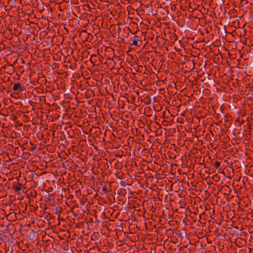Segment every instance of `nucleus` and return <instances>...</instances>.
<instances>
[{
  "label": "nucleus",
  "mask_w": 253,
  "mask_h": 253,
  "mask_svg": "<svg viewBox=\"0 0 253 253\" xmlns=\"http://www.w3.org/2000/svg\"><path fill=\"white\" fill-rule=\"evenodd\" d=\"M249 252L251 253V249L249 248Z\"/></svg>",
  "instance_id": "nucleus-25"
},
{
  "label": "nucleus",
  "mask_w": 253,
  "mask_h": 253,
  "mask_svg": "<svg viewBox=\"0 0 253 253\" xmlns=\"http://www.w3.org/2000/svg\"><path fill=\"white\" fill-rule=\"evenodd\" d=\"M186 250L188 251V252H189V253H190V251H189V249H186Z\"/></svg>",
  "instance_id": "nucleus-24"
},
{
  "label": "nucleus",
  "mask_w": 253,
  "mask_h": 253,
  "mask_svg": "<svg viewBox=\"0 0 253 253\" xmlns=\"http://www.w3.org/2000/svg\"><path fill=\"white\" fill-rule=\"evenodd\" d=\"M169 114H170V113H169V111H164L163 112V118L164 119H168V116Z\"/></svg>",
  "instance_id": "nucleus-9"
},
{
  "label": "nucleus",
  "mask_w": 253,
  "mask_h": 253,
  "mask_svg": "<svg viewBox=\"0 0 253 253\" xmlns=\"http://www.w3.org/2000/svg\"><path fill=\"white\" fill-rule=\"evenodd\" d=\"M182 233L181 232H178V233H175V236H177L178 238H182Z\"/></svg>",
  "instance_id": "nucleus-16"
},
{
  "label": "nucleus",
  "mask_w": 253,
  "mask_h": 253,
  "mask_svg": "<svg viewBox=\"0 0 253 253\" xmlns=\"http://www.w3.org/2000/svg\"><path fill=\"white\" fill-rule=\"evenodd\" d=\"M120 185L123 187L126 186V183L125 180H121L120 182Z\"/></svg>",
  "instance_id": "nucleus-15"
},
{
  "label": "nucleus",
  "mask_w": 253,
  "mask_h": 253,
  "mask_svg": "<svg viewBox=\"0 0 253 253\" xmlns=\"http://www.w3.org/2000/svg\"><path fill=\"white\" fill-rule=\"evenodd\" d=\"M231 117V116L230 115H226L225 116V121H229V119Z\"/></svg>",
  "instance_id": "nucleus-17"
},
{
  "label": "nucleus",
  "mask_w": 253,
  "mask_h": 253,
  "mask_svg": "<svg viewBox=\"0 0 253 253\" xmlns=\"http://www.w3.org/2000/svg\"><path fill=\"white\" fill-rule=\"evenodd\" d=\"M117 167H118V166H117V165H115V168L118 169Z\"/></svg>",
  "instance_id": "nucleus-22"
},
{
  "label": "nucleus",
  "mask_w": 253,
  "mask_h": 253,
  "mask_svg": "<svg viewBox=\"0 0 253 253\" xmlns=\"http://www.w3.org/2000/svg\"><path fill=\"white\" fill-rule=\"evenodd\" d=\"M199 217H200V219H201V214H200Z\"/></svg>",
  "instance_id": "nucleus-23"
},
{
  "label": "nucleus",
  "mask_w": 253,
  "mask_h": 253,
  "mask_svg": "<svg viewBox=\"0 0 253 253\" xmlns=\"http://www.w3.org/2000/svg\"><path fill=\"white\" fill-rule=\"evenodd\" d=\"M90 251L94 252V253H96L97 252H99L100 251V249L98 246L94 247L90 249Z\"/></svg>",
  "instance_id": "nucleus-8"
},
{
  "label": "nucleus",
  "mask_w": 253,
  "mask_h": 253,
  "mask_svg": "<svg viewBox=\"0 0 253 253\" xmlns=\"http://www.w3.org/2000/svg\"><path fill=\"white\" fill-rule=\"evenodd\" d=\"M97 58H98V57L96 55H92L90 56L89 61L93 64V65H95Z\"/></svg>",
  "instance_id": "nucleus-6"
},
{
  "label": "nucleus",
  "mask_w": 253,
  "mask_h": 253,
  "mask_svg": "<svg viewBox=\"0 0 253 253\" xmlns=\"http://www.w3.org/2000/svg\"><path fill=\"white\" fill-rule=\"evenodd\" d=\"M24 88V86L22 85V84L20 83L17 82V83H15L14 84V85L13 86L12 89L14 91H23Z\"/></svg>",
  "instance_id": "nucleus-5"
},
{
  "label": "nucleus",
  "mask_w": 253,
  "mask_h": 253,
  "mask_svg": "<svg viewBox=\"0 0 253 253\" xmlns=\"http://www.w3.org/2000/svg\"><path fill=\"white\" fill-rule=\"evenodd\" d=\"M1 227H3L4 226V222H3L2 224H0Z\"/></svg>",
  "instance_id": "nucleus-19"
},
{
  "label": "nucleus",
  "mask_w": 253,
  "mask_h": 253,
  "mask_svg": "<svg viewBox=\"0 0 253 253\" xmlns=\"http://www.w3.org/2000/svg\"><path fill=\"white\" fill-rule=\"evenodd\" d=\"M30 144L31 145V147L30 148L31 151H34L37 149V146L36 145H34L31 142H30Z\"/></svg>",
  "instance_id": "nucleus-10"
},
{
  "label": "nucleus",
  "mask_w": 253,
  "mask_h": 253,
  "mask_svg": "<svg viewBox=\"0 0 253 253\" xmlns=\"http://www.w3.org/2000/svg\"><path fill=\"white\" fill-rule=\"evenodd\" d=\"M248 128L251 129L250 126L248 124Z\"/></svg>",
  "instance_id": "nucleus-20"
},
{
  "label": "nucleus",
  "mask_w": 253,
  "mask_h": 253,
  "mask_svg": "<svg viewBox=\"0 0 253 253\" xmlns=\"http://www.w3.org/2000/svg\"><path fill=\"white\" fill-rule=\"evenodd\" d=\"M102 191L105 194H106L107 193H108L109 192V191L107 189L106 187L105 186H103L102 187Z\"/></svg>",
  "instance_id": "nucleus-14"
},
{
  "label": "nucleus",
  "mask_w": 253,
  "mask_h": 253,
  "mask_svg": "<svg viewBox=\"0 0 253 253\" xmlns=\"http://www.w3.org/2000/svg\"><path fill=\"white\" fill-rule=\"evenodd\" d=\"M23 187V185L18 182L13 183L12 185V189H13L16 192H18V193H20L22 190Z\"/></svg>",
  "instance_id": "nucleus-4"
},
{
  "label": "nucleus",
  "mask_w": 253,
  "mask_h": 253,
  "mask_svg": "<svg viewBox=\"0 0 253 253\" xmlns=\"http://www.w3.org/2000/svg\"><path fill=\"white\" fill-rule=\"evenodd\" d=\"M117 167H118V166H117V165H115V168L118 169Z\"/></svg>",
  "instance_id": "nucleus-21"
},
{
  "label": "nucleus",
  "mask_w": 253,
  "mask_h": 253,
  "mask_svg": "<svg viewBox=\"0 0 253 253\" xmlns=\"http://www.w3.org/2000/svg\"><path fill=\"white\" fill-rule=\"evenodd\" d=\"M252 1H253V0H252Z\"/></svg>",
  "instance_id": "nucleus-28"
},
{
  "label": "nucleus",
  "mask_w": 253,
  "mask_h": 253,
  "mask_svg": "<svg viewBox=\"0 0 253 253\" xmlns=\"http://www.w3.org/2000/svg\"><path fill=\"white\" fill-rule=\"evenodd\" d=\"M119 106H121V108H123L124 106V103L123 100L121 101L120 99L119 100Z\"/></svg>",
  "instance_id": "nucleus-13"
},
{
  "label": "nucleus",
  "mask_w": 253,
  "mask_h": 253,
  "mask_svg": "<svg viewBox=\"0 0 253 253\" xmlns=\"http://www.w3.org/2000/svg\"><path fill=\"white\" fill-rule=\"evenodd\" d=\"M0 253H2V252H1V251H0Z\"/></svg>",
  "instance_id": "nucleus-27"
},
{
  "label": "nucleus",
  "mask_w": 253,
  "mask_h": 253,
  "mask_svg": "<svg viewBox=\"0 0 253 253\" xmlns=\"http://www.w3.org/2000/svg\"><path fill=\"white\" fill-rule=\"evenodd\" d=\"M220 162H219L218 161H216L213 165L214 167L216 169H218L219 167H220Z\"/></svg>",
  "instance_id": "nucleus-12"
},
{
  "label": "nucleus",
  "mask_w": 253,
  "mask_h": 253,
  "mask_svg": "<svg viewBox=\"0 0 253 253\" xmlns=\"http://www.w3.org/2000/svg\"><path fill=\"white\" fill-rule=\"evenodd\" d=\"M184 252H185V253H186L188 252V251H184Z\"/></svg>",
  "instance_id": "nucleus-26"
},
{
  "label": "nucleus",
  "mask_w": 253,
  "mask_h": 253,
  "mask_svg": "<svg viewBox=\"0 0 253 253\" xmlns=\"http://www.w3.org/2000/svg\"><path fill=\"white\" fill-rule=\"evenodd\" d=\"M80 38L81 40L83 42H90L92 41L93 37L92 35L87 33L85 30H82L80 32Z\"/></svg>",
  "instance_id": "nucleus-2"
},
{
  "label": "nucleus",
  "mask_w": 253,
  "mask_h": 253,
  "mask_svg": "<svg viewBox=\"0 0 253 253\" xmlns=\"http://www.w3.org/2000/svg\"><path fill=\"white\" fill-rule=\"evenodd\" d=\"M14 228L13 224H8L6 225V228L4 229L3 232H11V230Z\"/></svg>",
  "instance_id": "nucleus-7"
},
{
  "label": "nucleus",
  "mask_w": 253,
  "mask_h": 253,
  "mask_svg": "<svg viewBox=\"0 0 253 253\" xmlns=\"http://www.w3.org/2000/svg\"><path fill=\"white\" fill-rule=\"evenodd\" d=\"M14 231L13 232H3L0 233V239L3 242H8L10 238L13 237V234Z\"/></svg>",
  "instance_id": "nucleus-3"
},
{
  "label": "nucleus",
  "mask_w": 253,
  "mask_h": 253,
  "mask_svg": "<svg viewBox=\"0 0 253 253\" xmlns=\"http://www.w3.org/2000/svg\"><path fill=\"white\" fill-rule=\"evenodd\" d=\"M145 39V32L138 30L133 36V38L129 39L130 45H133L136 46H140L142 44L143 41Z\"/></svg>",
  "instance_id": "nucleus-1"
},
{
  "label": "nucleus",
  "mask_w": 253,
  "mask_h": 253,
  "mask_svg": "<svg viewBox=\"0 0 253 253\" xmlns=\"http://www.w3.org/2000/svg\"><path fill=\"white\" fill-rule=\"evenodd\" d=\"M31 233H32V234L33 235V236H35V234H36V233L35 232V231H34V230H32V231H31Z\"/></svg>",
  "instance_id": "nucleus-18"
},
{
  "label": "nucleus",
  "mask_w": 253,
  "mask_h": 253,
  "mask_svg": "<svg viewBox=\"0 0 253 253\" xmlns=\"http://www.w3.org/2000/svg\"><path fill=\"white\" fill-rule=\"evenodd\" d=\"M166 234L168 235H170L171 234H172V236L174 235V233L173 232V230L171 229H169L168 230H166Z\"/></svg>",
  "instance_id": "nucleus-11"
}]
</instances>
